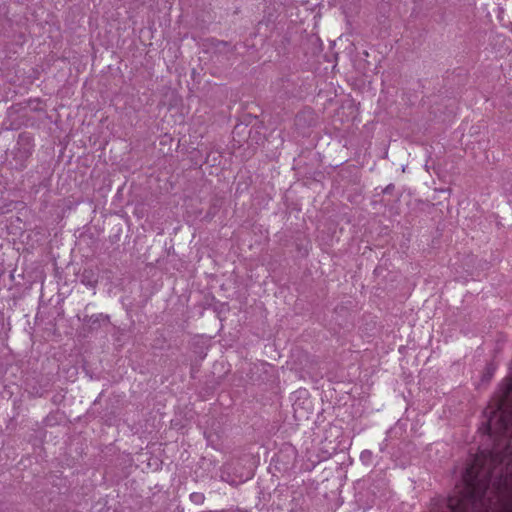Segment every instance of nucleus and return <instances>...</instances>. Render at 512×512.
I'll use <instances>...</instances> for the list:
<instances>
[{
    "label": "nucleus",
    "mask_w": 512,
    "mask_h": 512,
    "mask_svg": "<svg viewBox=\"0 0 512 512\" xmlns=\"http://www.w3.org/2000/svg\"><path fill=\"white\" fill-rule=\"evenodd\" d=\"M209 43L210 49L213 51V53L219 56H223L226 60L229 59L230 55H232L236 49V47L231 43L214 38L211 39Z\"/></svg>",
    "instance_id": "obj_1"
},
{
    "label": "nucleus",
    "mask_w": 512,
    "mask_h": 512,
    "mask_svg": "<svg viewBox=\"0 0 512 512\" xmlns=\"http://www.w3.org/2000/svg\"><path fill=\"white\" fill-rule=\"evenodd\" d=\"M84 322L89 325L90 329H97L102 323H109L110 317L103 313L93 314L90 316L86 315L84 317Z\"/></svg>",
    "instance_id": "obj_2"
},
{
    "label": "nucleus",
    "mask_w": 512,
    "mask_h": 512,
    "mask_svg": "<svg viewBox=\"0 0 512 512\" xmlns=\"http://www.w3.org/2000/svg\"><path fill=\"white\" fill-rule=\"evenodd\" d=\"M303 501L302 495L293 496L286 507V512H302Z\"/></svg>",
    "instance_id": "obj_3"
},
{
    "label": "nucleus",
    "mask_w": 512,
    "mask_h": 512,
    "mask_svg": "<svg viewBox=\"0 0 512 512\" xmlns=\"http://www.w3.org/2000/svg\"><path fill=\"white\" fill-rule=\"evenodd\" d=\"M81 281L83 284L95 287L98 280L96 274L93 272V270L85 269L81 276Z\"/></svg>",
    "instance_id": "obj_4"
},
{
    "label": "nucleus",
    "mask_w": 512,
    "mask_h": 512,
    "mask_svg": "<svg viewBox=\"0 0 512 512\" xmlns=\"http://www.w3.org/2000/svg\"><path fill=\"white\" fill-rule=\"evenodd\" d=\"M190 500L194 504L200 505L204 503L205 496L201 492H193L190 494Z\"/></svg>",
    "instance_id": "obj_5"
},
{
    "label": "nucleus",
    "mask_w": 512,
    "mask_h": 512,
    "mask_svg": "<svg viewBox=\"0 0 512 512\" xmlns=\"http://www.w3.org/2000/svg\"><path fill=\"white\" fill-rule=\"evenodd\" d=\"M307 112H302V113H299L296 117L297 121H301L302 118H304L306 116ZM309 115H311L312 113L311 112H308Z\"/></svg>",
    "instance_id": "obj_6"
}]
</instances>
